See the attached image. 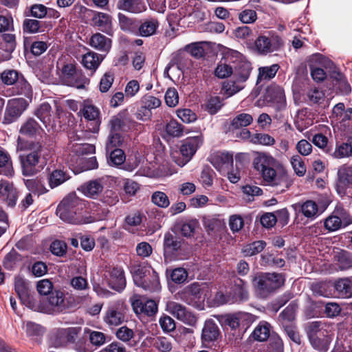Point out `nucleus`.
<instances>
[{
    "label": "nucleus",
    "instance_id": "f257e3e1",
    "mask_svg": "<svg viewBox=\"0 0 352 352\" xmlns=\"http://www.w3.org/2000/svg\"><path fill=\"white\" fill-rule=\"evenodd\" d=\"M252 167L266 186L275 188L280 192L286 191L292 185L285 166L268 153L256 152Z\"/></svg>",
    "mask_w": 352,
    "mask_h": 352
},
{
    "label": "nucleus",
    "instance_id": "f03ea898",
    "mask_svg": "<svg viewBox=\"0 0 352 352\" xmlns=\"http://www.w3.org/2000/svg\"><path fill=\"white\" fill-rule=\"evenodd\" d=\"M17 148L20 151H30L25 155H21V173L23 176L30 177L36 175L47 164V154L44 146L39 142H25L19 138Z\"/></svg>",
    "mask_w": 352,
    "mask_h": 352
},
{
    "label": "nucleus",
    "instance_id": "7ed1b4c3",
    "mask_svg": "<svg viewBox=\"0 0 352 352\" xmlns=\"http://www.w3.org/2000/svg\"><path fill=\"white\" fill-rule=\"evenodd\" d=\"M85 203L76 194L72 193L65 197L58 204L56 214L63 221L72 224H82L86 220L80 211Z\"/></svg>",
    "mask_w": 352,
    "mask_h": 352
},
{
    "label": "nucleus",
    "instance_id": "20e7f679",
    "mask_svg": "<svg viewBox=\"0 0 352 352\" xmlns=\"http://www.w3.org/2000/svg\"><path fill=\"white\" fill-rule=\"evenodd\" d=\"M285 278L280 273H258L252 278V286L256 294L265 298L280 288Z\"/></svg>",
    "mask_w": 352,
    "mask_h": 352
},
{
    "label": "nucleus",
    "instance_id": "39448f33",
    "mask_svg": "<svg viewBox=\"0 0 352 352\" xmlns=\"http://www.w3.org/2000/svg\"><path fill=\"white\" fill-rule=\"evenodd\" d=\"M252 66L248 60L239 58L233 68L232 78L223 84V90L228 96H232L245 88V82L248 80Z\"/></svg>",
    "mask_w": 352,
    "mask_h": 352
},
{
    "label": "nucleus",
    "instance_id": "423d86ee",
    "mask_svg": "<svg viewBox=\"0 0 352 352\" xmlns=\"http://www.w3.org/2000/svg\"><path fill=\"white\" fill-rule=\"evenodd\" d=\"M134 283L151 292H159L161 286L157 273L151 267L135 265L131 270Z\"/></svg>",
    "mask_w": 352,
    "mask_h": 352
},
{
    "label": "nucleus",
    "instance_id": "0eeeda50",
    "mask_svg": "<svg viewBox=\"0 0 352 352\" xmlns=\"http://www.w3.org/2000/svg\"><path fill=\"white\" fill-rule=\"evenodd\" d=\"M352 224V216L341 205H337L331 214L324 220V227L329 232L344 228Z\"/></svg>",
    "mask_w": 352,
    "mask_h": 352
},
{
    "label": "nucleus",
    "instance_id": "6e6552de",
    "mask_svg": "<svg viewBox=\"0 0 352 352\" xmlns=\"http://www.w3.org/2000/svg\"><path fill=\"white\" fill-rule=\"evenodd\" d=\"M127 306L122 300L110 303L103 317L104 322L110 327L122 324L126 320Z\"/></svg>",
    "mask_w": 352,
    "mask_h": 352
},
{
    "label": "nucleus",
    "instance_id": "1a4fd4ad",
    "mask_svg": "<svg viewBox=\"0 0 352 352\" xmlns=\"http://www.w3.org/2000/svg\"><path fill=\"white\" fill-rule=\"evenodd\" d=\"M28 104V101L23 98L10 100L5 109L3 124H9L17 120L27 109Z\"/></svg>",
    "mask_w": 352,
    "mask_h": 352
},
{
    "label": "nucleus",
    "instance_id": "9d476101",
    "mask_svg": "<svg viewBox=\"0 0 352 352\" xmlns=\"http://www.w3.org/2000/svg\"><path fill=\"white\" fill-rule=\"evenodd\" d=\"M282 45L283 41L278 36L269 37L265 35H260L254 41L255 50L261 55H266L277 51Z\"/></svg>",
    "mask_w": 352,
    "mask_h": 352
},
{
    "label": "nucleus",
    "instance_id": "9b49d317",
    "mask_svg": "<svg viewBox=\"0 0 352 352\" xmlns=\"http://www.w3.org/2000/svg\"><path fill=\"white\" fill-rule=\"evenodd\" d=\"M166 310L177 320L184 323L194 326L197 323V318L185 306L174 302L170 301L166 304Z\"/></svg>",
    "mask_w": 352,
    "mask_h": 352
},
{
    "label": "nucleus",
    "instance_id": "f8f14e48",
    "mask_svg": "<svg viewBox=\"0 0 352 352\" xmlns=\"http://www.w3.org/2000/svg\"><path fill=\"white\" fill-rule=\"evenodd\" d=\"M265 100L270 102V106L278 111L286 109V100L283 89L280 86L273 85L267 88L265 94Z\"/></svg>",
    "mask_w": 352,
    "mask_h": 352
},
{
    "label": "nucleus",
    "instance_id": "ddd939ff",
    "mask_svg": "<svg viewBox=\"0 0 352 352\" xmlns=\"http://www.w3.org/2000/svg\"><path fill=\"white\" fill-rule=\"evenodd\" d=\"M210 162L220 173L225 175L233 165V155L228 152L218 151L210 155Z\"/></svg>",
    "mask_w": 352,
    "mask_h": 352
},
{
    "label": "nucleus",
    "instance_id": "4468645a",
    "mask_svg": "<svg viewBox=\"0 0 352 352\" xmlns=\"http://www.w3.org/2000/svg\"><path fill=\"white\" fill-rule=\"evenodd\" d=\"M82 114L84 118L89 121L87 125V130L92 133H97L100 125L99 109L91 103L86 102L84 104Z\"/></svg>",
    "mask_w": 352,
    "mask_h": 352
},
{
    "label": "nucleus",
    "instance_id": "2eb2a0df",
    "mask_svg": "<svg viewBox=\"0 0 352 352\" xmlns=\"http://www.w3.org/2000/svg\"><path fill=\"white\" fill-rule=\"evenodd\" d=\"M80 331L81 328L78 327L58 329L52 344L55 347H60L68 342H74Z\"/></svg>",
    "mask_w": 352,
    "mask_h": 352
},
{
    "label": "nucleus",
    "instance_id": "dca6fc26",
    "mask_svg": "<svg viewBox=\"0 0 352 352\" xmlns=\"http://www.w3.org/2000/svg\"><path fill=\"white\" fill-rule=\"evenodd\" d=\"M202 144L203 135L201 134L194 137H189L184 142L180 147L181 154L185 158V162L182 165L185 164L192 158Z\"/></svg>",
    "mask_w": 352,
    "mask_h": 352
},
{
    "label": "nucleus",
    "instance_id": "f3484780",
    "mask_svg": "<svg viewBox=\"0 0 352 352\" xmlns=\"http://www.w3.org/2000/svg\"><path fill=\"white\" fill-rule=\"evenodd\" d=\"M18 192L13 184L6 180L0 181V199L8 206L14 207L17 201Z\"/></svg>",
    "mask_w": 352,
    "mask_h": 352
},
{
    "label": "nucleus",
    "instance_id": "a211bd4d",
    "mask_svg": "<svg viewBox=\"0 0 352 352\" xmlns=\"http://www.w3.org/2000/svg\"><path fill=\"white\" fill-rule=\"evenodd\" d=\"M132 307L138 315L152 316L157 311V305L153 300L136 299L132 302Z\"/></svg>",
    "mask_w": 352,
    "mask_h": 352
},
{
    "label": "nucleus",
    "instance_id": "6ab92c4d",
    "mask_svg": "<svg viewBox=\"0 0 352 352\" xmlns=\"http://www.w3.org/2000/svg\"><path fill=\"white\" fill-rule=\"evenodd\" d=\"M221 337L218 325L212 320H206L202 329L201 341L204 344H209L217 341Z\"/></svg>",
    "mask_w": 352,
    "mask_h": 352
},
{
    "label": "nucleus",
    "instance_id": "aec40b11",
    "mask_svg": "<svg viewBox=\"0 0 352 352\" xmlns=\"http://www.w3.org/2000/svg\"><path fill=\"white\" fill-rule=\"evenodd\" d=\"M109 286L118 292H122L126 287L124 272L122 267H113L109 272Z\"/></svg>",
    "mask_w": 352,
    "mask_h": 352
},
{
    "label": "nucleus",
    "instance_id": "412c9836",
    "mask_svg": "<svg viewBox=\"0 0 352 352\" xmlns=\"http://www.w3.org/2000/svg\"><path fill=\"white\" fill-rule=\"evenodd\" d=\"M14 289L22 303L32 309V301L29 295L26 280L21 277H16L14 280Z\"/></svg>",
    "mask_w": 352,
    "mask_h": 352
},
{
    "label": "nucleus",
    "instance_id": "4be33fe9",
    "mask_svg": "<svg viewBox=\"0 0 352 352\" xmlns=\"http://www.w3.org/2000/svg\"><path fill=\"white\" fill-rule=\"evenodd\" d=\"M230 293L233 301L246 300L248 298V292L246 283L239 278H235Z\"/></svg>",
    "mask_w": 352,
    "mask_h": 352
},
{
    "label": "nucleus",
    "instance_id": "5701e85b",
    "mask_svg": "<svg viewBox=\"0 0 352 352\" xmlns=\"http://www.w3.org/2000/svg\"><path fill=\"white\" fill-rule=\"evenodd\" d=\"M103 188L101 179H94L82 184L79 190L85 196L95 199L103 190Z\"/></svg>",
    "mask_w": 352,
    "mask_h": 352
},
{
    "label": "nucleus",
    "instance_id": "b1692460",
    "mask_svg": "<svg viewBox=\"0 0 352 352\" xmlns=\"http://www.w3.org/2000/svg\"><path fill=\"white\" fill-rule=\"evenodd\" d=\"M92 21L102 32L112 35L111 17L108 14L96 12L92 18Z\"/></svg>",
    "mask_w": 352,
    "mask_h": 352
},
{
    "label": "nucleus",
    "instance_id": "393cba45",
    "mask_svg": "<svg viewBox=\"0 0 352 352\" xmlns=\"http://www.w3.org/2000/svg\"><path fill=\"white\" fill-rule=\"evenodd\" d=\"M77 139L70 136L71 142L68 145V149L76 155L91 154L95 152V146L91 144L75 142L76 140H80L78 135Z\"/></svg>",
    "mask_w": 352,
    "mask_h": 352
},
{
    "label": "nucleus",
    "instance_id": "a878e982",
    "mask_svg": "<svg viewBox=\"0 0 352 352\" xmlns=\"http://www.w3.org/2000/svg\"><path fill=\"white\" fill-rule=\"evenodd\" d=\"M89 45L96 50L107 52L111 47V40L100 33H96L91 36Z\"/></svg>",
    "mask_w": 352,
    "mask_h": 352
},
{
    "label": "nucleus",
    "instance_id": "bb28decb",
    "mask_svg": "<svg viewBox=\"0 0 352 352\" xmlns=\"http://www.w3.org/2000/svg\"><path fill=\"white\" fill-rule=\"evenodd\" d=\"M42 131L41 126L33 118L27 119L21 126L19 133L21 135L33 138L36 135H39Z\"/></svg>",
    "mask_w": 352,
    "mask_h": 352
},
{
    "label": "nucleus",
    "instance_id": "cd10ccee",
    "mask_svg": "<svg viewBox=\"0 0 352 352\" xmlns=\"http://www.w3.org/2000/svg\"><path fill=\"white\" fill-rule=\"evenodd\" d=\"M118 8L132 13H140L146 10L142 0H119Z\"/></svg>",
    "mask_w": 352,
    "mask_h": 352
},
{
    "label": "nucleus",
    "instance_id": "c85d7f7f",
    "mask_svg": "<svg viewBox=\"0 0 352 352\" xmlns=\"http://www.w3.org/2000/svg\"><path fill=\"white\" fill-rule=\"evenodd\" d=\"M24 184L30 192L38 196L43 195L48 191L45 186L43 181L39 177L24 179Z\"/></svg>",
    "mask_w": 352,
    "mask_h": 352
},
{
    "label": "nucleus",
    "instance_id": "c756f323",
    "mask_svg": "<svg viewBox=\"0 0 352 352\" xmlns=\"http://www.w3.org/2000/svg\"><path fill=\"white\" fill-rule=\"evenodd\" d=\"M182 245V240L180 238L170 232L164 234V254H171L180 249Z\"/></svg>",
    "mask_w": 352,
    "mask_h": 352
},
{
    "label": "nucleus",
    "instance_id": "7c9ffc66",
    "mask_svg": "<svg viewBox=\"0 0 352 352\" xmlns=\"http://www.w3.org/2000/svg\"><path fill=\"white\" fill-rule=\"evenodd\" d=\"M333 157L337 159L352 157V136L348 138L345 142L336 144Z\"/></svg>",
    "mask_w": 352,
    "mask_h": 352
},
{
    "label": "nucleus",
    "instance_id": "2f4dec72",
    "mask_svg": "<svg viewBox=\"0 0 352 352\" xmlns=\"http://www.w3.org/2000/svg\"><path fill=\"white\" fill-rule=\"evenodd\" d=\"M0 174L11 177L14 175V171L12 162L9 154L0 150Z\"/></svg>",
    "mask_w": 352,
    "mask_h": 352
},
{
    "label": "nucleus",
    "instance_id": "473e14b6",
    "mask_svg": "<svg viewBox=\"0 0 352 352\" xmlns=\"http://www.w3.org/2000/svg\"><path fill=\"white\" fill-rule=\"evenodd\" d=\"M12 89L14 94L23 96L30 101L32 100L33 96L32 88L30 83L25 80L23 77H21L16 82V84Z\"/></svg>",
    "mask_w": 352,
    "mask_h": 352
},
{
    "label": "nucleus",
    "instance_id": "72a5a7b5",
    "mask_svg": "<svg viewBox=\"0 0 352 352\" xmlns=\"http://www.w3.org/2000/svg\"><path fill=\"white\" fill-rule=\"evenodd\" d=\"M69 179L68 174L60 169L54 170L47 177L49 186L51 188H56Z\"/></svg>",
    "mask_w": 352,
    "mask_h": 352
},
{
    "label": "nucleus",
    "instance_id": "f704fd0d",
    "mask_svg": "<svg viewBox=\"0 0 352 352\" xmlns=\"http://www.w3.org/2000/svg\"><path fill=\"white\" fill-rule=\"evenodd\" d=\"M253 122L252 115L247 113H241L236 115L230 121V129L234 130L250 125Z\"/></svg>",
    "mask_w": 352,
    "mask_h": 352
},
{
    "label": "nucleus",
    "instance_id": "c9c22d12",
    "mask_svg": "<svg viewBox=\"0 0 352 352\" xmlns=\"http://www.w3.org/2000/svg\"><path fill=\"white\" fill-rule=\"evenodd\" d=\"M280 67L278 64H273L270 66L261 67L258 68V74L257 76L256 84L263 80H270L273 78Z\"/></svg>",
    "mask_w": 352,
    "mask_h": 352
},
{
    "label": "nucleus",
    "instance_id": "e433bc0d",
    "mask_svg": "<svg viewBox=\"0 0 352 352\" xmlns=\"http://www.w3.org/2000/svg\"><path fill=\"white\" fill-rule=\"evenodd\" d=\"M101 60L97 53L89 52L82 56L81 63L86 69L95 71Z\"/></svg>",
    "mask_w": 352,
    "mask_h": 352
},
{
    "label": "nucleus",
    "instance_id": "4c0bfd02",
    "mask_svg": "<svg viewBox=\"0 0 352 352\" xmlns=\"http://www.w3.org/2000/svg\"><path fill=\"white\" fill-rule=\"evenodd\" d=\"M48 302L50 306L49 310L55 311H61L65 309L64 294L62 292L56 291L52 293L48 298Z\"/></svg>",
    "mask_w": 352,
    "mask_h": 352
},
{
    "label": "nucleus",
    "instance_id": "58836bf2",
    "mask_svg": "<svg viewBox=\"0 0 352 352\" xmlns=\"http://www.w3.org/2000/svg\"><path fill=\"white\" fill-rule=\"evenodd\" d=\"M158 26L159 23L157 19H146L139 26V33L142 36H150L155 33Z\"/></svg>",
    "mask_w": 352,
    "mask_h": 352
},
{
    "label": "nucleus",
    "instance_id": "ea45409f",
    "mask_svg": "<svg viewBox=\"0 0 352 352\" xmlns=\"http://www.w3.org/2000/svg\"><path fill=\"white\" fill-rule=\"evenodd\" d=\"M270 325L266 322H260L252 333V338L257 341L263 342L270 336Z\"/></svg>",
    "mask_w": 352,
    "mask_h": 352
},
{
    "label": "nucleus",
    "instance_id": "a19ab883",
    "mask_svg": "<svg viewBox=\"0 0 352 352\" xmlns=\"http://www.w3.org/2000/svg\"><path fill=\"white\" fill-rule=\"evenodd\" d=\"M51 111L50 105L44 102L35 110L34 115L47 126L51 121Z\"/></svg>",
    "mask_w": 352,
    "mask_h": 352
},
{
    "label": "nucleus",
    "instance_id": "79ce46f5",
    "mask_svg": "<svg viewBox=\"0 0 352 352\" xmlns=\"http://www.w3.org/2000/svg\"><path fill=\"white\" fill-rule=\"evenodd\" d=\"M309 342L311 346L316 350L321 352H326L328 350L329 339L327 336V333H324V336L320 335L309 338Z\"/></svg>",
    "mask_w": 352,
    "mask_h": 352
},
{
    "label": "nucleus",
    "instance_id": "37998d69",
    "mask_svg": "<svg viewBox=\"0 0 352 352\" xmlns=\"http://www.w3.org/2000/svg\"><path fill=\"white\" fill-rule=\"evenodd\" d=\"M305 331L308 338L318 335L323 336L324 333H327L323 329V324L320 321L308 322L305 326Z\"/></svg>",
    "mask_w": 352,
    "mask_h": 352
},
{
    "label": "nucleus",
    "instance_id": "c03bdc74",
    "mask_svg": "<svg viewBox=\"0 0 352 352\" xmlns=\"http://www.w3.org/2000/svg\"><path fill=\"white\" fill-rule=\"evenodd\" d=\"M300 210L305 217L314 219L318 215V206L315 201L309 200L301 205Z\"/></svg>",
    "mask_w": 352,
    "mask_h": 352
},
{
    "label": "nucleus",
    "instance_id": "a18cd8bd",
    "mask_svg": "<svg viewBox=\"0 0 352 352\" xmlns=\"http://www.w3.org/2000/svg\"><path fill=\"white\" fill-rule=\"evenodd\" d=\"M335 289L341 298H349L352 296L351 288L348 279H341L335 284Z\"/></svg>",
    "mask_w": 352,
    "mask_h": 352
},
{
    "label": "nucleus",
    "instance_id": "49530a36",
    "mask_svg": "<svg viewBox=\"0 0 352 352\" xmlns=\"http://www.w3.org/2000/svg\"><path fill=\"white\" fill-rule=\"evenodd\" d=\"M265 245L264 241H257L244 246L242 251L245 256H252L263 251Z\"/></svg>",
    "mask_w": 352,
    "mask_h": 352
},
{
    "label": "nucleus",
    "instance_id": "de8ad7c7",
    "mask_svg": "<svg viewBox=\"0 0 352 352\" xmlns=\"http://www.w3.org/2000/svg\"><path fill=\"white\" fill-rule=\"evenodd\" d=\"M340 185L349 186L352 185V166H342L338 172Z\"/></svg>",
    "mask_w": 352,
    "mask_h": 352
},
{
    "label": "nucleus",
    "instance_id": "09e8293b",
    "mask_svg": "<svg viewBox=\"0 0 352 352\" xmlns=\"http://www.w3.org/2000/svg\"><path fill=\"white\" fill-rule=\"evenodd\" d=\"M339 268L342 270L352 267V256L346 251L342 250L336 254Z\"/></svg>",
    "mask_w": 352,
    "mask_h": 352
},
{
    "label": "nucleus",
    "instance_id": "8fccbe9b",
    "mask_svg": "<svg viewBox=\"0 0 352 352\" xmlns=\"http://www.w3.org/2000/svg\"><path fill=\"white\" fill-rule=\"evenodd\" d=\"M291 165L295 173L299 176L302 177L306 173V166L302 157L298 155H293L290 159Z\"/></svg>",
    "mask_w": 352,
    "mask_h": 352
},
{
    "label": "nucleus",
    "instance_id": "3c124183",
    "mask_svg": "<svg viewBox=\"0 0 352 352\" xmlns=\"http://www.w3.org/2000/svg\"><path fill=\"white\" fill-rule=\"evenodd\" d=\"M251 142L264 146H272L275 143L273 137L266 133H254L251 138Z\"/></svg>",
    "mask_w": 352,
    "mask_h": 352
},
{
    "label": "nucleus",
    "instance_id": "603ef678",
    "mask_svg": "<svg viewBox=\"0 0 352 352\" xmlns=\"http://www.w3.org/2000/svg\"><path fill=\"white\" fill-rule=\"evenodd\" d=\"M166 133L173 137H181L184 133V126L175 120H170L166 125Z\"/></svg>",
    "mask_w": 352,
    "mask_h": 352
},
{
    "label": "nucleus",
    "instance_id": "864d4df0",
    "mask_svg": "<svg viewBox=\"0 0 352 352\" xmlns=\"http://www.w3.org/2000/svg\"><path fill=\"white\" fill-rule=\"evenodd\" d=\"M124 138L119 133H110L106 144L107 151L118 148L122 146Z\"/></svg>",
    "mask_w": 352,
    "mask_h": 352
},
{
    "label": "nucleus",
    "instance_id": "5fc2aeb1",
    "mask_svg": "<svg viewBox=\"0 0 352 352\" xmlns=\"http://www.w3.org/2000/svg\"><path fill=\"white\" fill-rule=\"evenodd\" d=\"M119 25L124 31L134 32L138 25L135 21L123 14H118Z\"/></svg>",
    "mask_w": 352,
    "mask_h": 352
},
{
    "label": "nucleus",
    "instance_id": "6e6d98bb",
    "mask_svg": "<svg viewBox=\"0 0 352 352\" xmlns=\"http://www.w3.org/2000/svg\"><path fill=\"white\" fill-rule=\"evenodd\" d=\"M295 316L296 307L289 305L280 314L283 327H284V324H293L292 321L294 320Z\"/></svg>",
    "mask_w": 352,
    "mask_h": 352
},
{
    "label": "nucleus",
    "instance_id": "4d7b16f0",
    "mask_svg": "<svg viewBox=\"0 0 352 352\" xmlns=\"http://www.w3.org/2000/svg\"><path fill=\"white\" fill-rule=\"evenodd\" d=\"M151 200L155 205L162 208H167L170 204L168 196L161 191H156L153 192L151 197Z\"/></svg>",
    "mask_w": 352,
    "mask_h": 352
},
{
    "label": "nucleus",
    "instance_id": "13d9d810",
    "mask_svg": "<svg viewBox=\"0 0 352 352\" xmlns=\"http://www.w3.org/2000/svg\"><path fill=\"white\" fill-rule=\"evenodd\" d=\"M233 73V68L226 63L220 62L214 70V75L219 78H226Z\"/></svg>",
    "mask_w": 352,
    "mask_h": 352
},
{
    "label": "nucleus",
    "instance_id": "bf43d9fd",
    "mask_svg": "<svg viewBox=\"0 0 352 352\" xmlns=\"http://www.w3.org/2000/svg\"><path fill=\"white\" fill-rule=\"evenodd\" d=\"M176 113L177 117L186 124L192 123L197 119L196 113L190 109H177Z\"/></svg>",
    "mask_w": 352,
    "mask_h": 352
},
{
    "label": "nucleus",
    "instance_id": "052dcab7",
    "mask_svg": "<svg viewBox=\"0 0 352 352\" xmlns=\"http://www.w3.org/2000/svg\"><path fill=\"white\" fill-rule=\"evenodd\" d=\"M154 346L161 352H169L173 348L171 341L163 336L157 337L154 342Z\"/></svg>",
    "mask_w": 352,
    "mask_h": 352
},
{
    "label": "nucleus",
    "instance_id": "680f3d73",
    "mask_svg": "<svg viewBox=\"0 0 352 352\" xmlns=\"http://www.w3.org/2000/svg\"><path fill=\"white\" fill-rule=\"evenodd\" d=\"M116 336L120 340L129 342L133 338L134 332L126 326H122L116 331Z\"/></svg>",
    "mask_w": 352,
    "mask_h": 352
},
{
    "label": "nucleus",
    "instance_id": "e2e57ef3",
    "mask_svg": "<svg viewBox=\"0 0 352 352\" xmlns=\"http://www.w3.org/2000/svg\"><path fill=\"white\" fill-rule=\"evenodd\" d=\"M1 77L2 82L8 85L16 84V82L21 78L15 70H6L1 73Z\"/></svg>",
    "mask_w": 352,
    "mask_h": 352
},
{
    "label": "nucleus",
    "instance_id": "0e129e2a",
    "mask_svg": "<svg viewBox=\"0 0 352 352\" xmlns=\"http://www.w3.org/2000/svg\"><path fill=\"white\" fill-rule=\"evenodd\" d=\"M239 19L243 23H253L257 19V14L254 10L245 9L239 13Z\"/></svg>",
    "mask_w": 352,
    "mask_h": 352
},
{
    "label": "nucleus",
    "instance_id": "69168bd1",
    "mask_svg": "<svg viewBox=\"0 0 352 352\" xmlns=\"http://www.w3.org/2000/svg\"><path fill=\"white\" fill-rule=\"evenodd\" d=\"M53 283L50 279H42L38 281L36 284V289L41 295H48L53 289Z\"/></svg>",
    "mask_w": 352,
    "mask_h": 352
},
{
    "label": "nucleus",
    "instance_id": "338daca9",
    "mask_svg": "<svg viewBox=\"0 0 352 352\" xmlns=\"http://www.w3.org/2000/svg\"><path fill=\"white\" fill-rule=\"evenodd\" d=\"M40 28L41 22L36 19H27L23 23V31L30 34L38 32Z\"/></svg>",
    "mask_w": 352,
    "mask_h": 352
},
{
    "label": "nucleus",
    "instance_id": "774afa93",
    "mask_svg": "<svg viewBox=\"0 0 352 352\" xmlns=\"http://www.w3.org/2000/svg\"><path fill=\"white\" fill-rule=\"evenodd\" d=\"M50 251L56 256H63L67 252V245L62 241H54L50 245Z\"/></svg>",
    "mask_w": 352,
    "mask_h": 352
}]
</instances>
